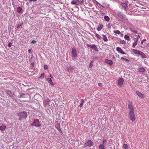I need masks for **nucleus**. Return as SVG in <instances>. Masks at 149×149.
Masks as SVG:
<instances>
[{
	"label": "nucleus",
	"mask_w": 149,
	"mask_h": 149,
	"mask_svg": "<svg viewBox=\"0 0 149 149\" xmlns=\"http://www.w3.org/2000/svg\"><path fill=\"white\" fill-rule=\"evenodd\" d=\"M31 125L32 126H35L36 127H40L41 125L39 123V120L38 119L35 120Z\"/></svg>",
	"instance_id": "3"
},
{
	"label": "nucleus",
	"mask_w": 149,
	"mask_h": 149,
	"mask_svg": "<svg viewBox=\"0 0 149 149\" xmlns=\"http://www.w3.org/2000/svg\"><path fill=\"white\" fill-rule=\"evenodd\" d=\"M145 69L143 68H141L139 69V72H144L145 71Z\"/></svg>",
	"instance_id": "22"
},
{
	"label": "nucleus",
	"mask_w": 149,
	"mask_h": 149,
	"mask_svg": "<svg viewBox=\"0 0 149 149\" xmlns=\"http://www.w3.org/2000/svg\"><path fill=\"white\" fill-rule=\"evenodd\" d=\"M136 93L139 97L141 98H143L144 97V95L139 91L136 92Z\"/></svg>",
	"instance_id": "9"
},
{
	"label": "nucleus",
	"mask_w": 149,
	"mask_h": 149,
	"mask_svg": "<svg viewBox=\"0 0 149 149\" xmlns=\"http://www.w3.org/2000/svg\"><path fill=\"white\" fill-rule=\"evenodd\" d=\"M139 55H140L142 58H145L146 57V56L145 54L141 51H140Z\"/></svg>",
	"instance_id": "11"
},
{
	"label": "nucleus",
	"mask_w": 149,
	"mask_h": 149,
	"mask_svg": "<svg viewBox=\"0 0 149 149\" xmlns=\"http://www.w3.org/2000/svg\"><path fill=\"white\" fill-rule=\"evenodd\" d=\"M93 145V143L90 140H88V141L84 144L85 147L87 146L91 147Z\"/></svg>",
	"instance_id": "5"
},
{
	"label": "nucleus",
	"mask_w": 149,
	"mask_h": 149,
	"mask_svg": "<svg viewBox=\"0 0 149 149\" xmlns=\"http://www.w3.org/2000/svg\"><path fill=\"white\" fill-rule=\"evenodd\" d=\"M104 19L107 21H109L110 19L109 17L107 16H104Z\"/></svg>",
	"instance_id": "23"
},
{
	"label": "nucleus",
	"mask_w": 149,
	"mask_h": 149,
	"mask_svg": "<svg viewBox=\"0 0 149 149\" xmlns=\"http://www.w3.org/2000/svg\"><path fill=\"white\" fill-rule=\"evenodd\" d=\"M138 40V38H137L135 42L133 44V47H134L137 45Z\"/></svg>",
	"instance_id": "20"
},
{
	"label": "nucleus",
	"mask_w": 149,
	"mask_h": 149,
	"mask_svg": "<svg viewBox=\"0 0 149 149\" xmlns=\"http://www.w3.org/2000/svg\"><path fill=\"white\" fill-rule=\"evenodd\" d=\"M114 58V57L113 56V58Z\"/></svg>",
	"instance_id": "54"
},
{
	"label": "nucleus",
	"mask_w": 149,
	"mask_h": 149,
	"mask_svg": "<svg viewBox=\"0 0 149 149\" xmlns=\"http://www.w3.org/2000/svg\"><path fill=\"white\" fill-rule=\"evenodd\" d=\"M132 50L135 54H139L140 52V51L135 49H132Z\"/></svg>",
	"instance_id": "12"
},
{
	"label": "nucleus",
	"mask_w": 149,
	"mask_h": 149,
	"mask_svg": "<svg viewBox=\"0 0 149 149\" xmlns=\"http://www.w3.org/2000/svg\"><path fill=\"white\" fill-rule=\"evenodd\" d=\"M50 77H51L52 78L53 77V76L52 75V74H51L50 75Z\"/></svg>",
	"instance_id": "46"
},
{
	"label": "nucleus",
	"mask_w": 149,
	"mask_h": 149,
	"mask_svg": "<svg viewBox=\"0 0 149 149\" xmlns=\"http://www.w3.org/2000/svg\"><path fill=\"white\" fill-rule=\"evenodd\" d=\"M91 48L95 50L96 51H97V49L96 45H92L91 47Z\"/></svg>",
	"instance_id": "17"
},
{
	"label": "nucleus",
	"mask_w": 149,
	"mask_h": 149,
	"mask_svg": "<svg viewBox=\"0 0 149 149\" xmlns=\"http://www.w3.org/2000/svg\"><path fill=\"white\" fill-rule=\"evenodd\" d=\"M93 66V64L92 63V62H91L90 65H89V67L91 68Z\"/></svg>",
	"instance_id": "39"
},
{
	"label": "nucleus",
	"mask_w": 149,
	"mask_h": 149,
	"mask_svg": "<svg viewBox=\"0 0 149 149\" xmlns=\"http://www.w3.org/2000/svg\"><path fill=\"white\" fill-rule=\"evenodd\" d=\"M124 38L126 40H130V37L129 36L125 35L124 36Z\"/></svg>",
	"instance_id": "24"
},
{
	"label": "nucleus",
	"mask_w": 149,
	"mask_h": 149,
	"mask_svg": "<svg viewBox=\"0 0 149 149\" xmlns=\"http://www.w3.org/2000/svg\"><path fill=\"white\" fill-rule=\"evenodd\" d=\"M93 2L96 5H100V4L96 0H92Z\"/></svg>",
	"instance_id": "26"
},
{
	"label": "nucleus",
	"mask_w": 149,
	"mask_h": 149,
	"mask_svg": "<svg viewBox=\"0 0 149 149\" xmlns=\"http://www.w3.org/2000/svg\"><path fill=\"white\" fill-rule=\"evenodd\" d=\"M122 36H123V34H122Z\"/></svg>",
	"instance_id": "53"
},
{
	"label": "nucleus",
	"mask_w": 149,
	"mask_h": 149,
	"mask_svg": "<svg viewBox=\"0 0 149 149\" xmlns=\"http://www.w3.org/2000/svg\"><path fill=\"white\" fill-rule=\"evenodd\" d=\"M73 69V68L71 67H70L68 68V71H72Z\"/></svg>",
	"instance_id": "32"
},
{
	"label": "nucleus",
	"mask_w": 149,
	"mask_h": 149,
	"mask_svg": "<svg viewBox=\"0 0 149 149\" xmlns=\"http://www.w3.org/2000/svg\"><path fill=\"white\" fill-rule=\"evenodd\" d=\"M123 148L125 149H128V147L127 145L126 144H124L123 145Z\"/></svg>",
	"instance_id": "28"
},
{
	"label": "nucleus",
	"mask_w": 149,
	"mask_h": 149,
	"mask_svg": "<svg viewBox=\"0 0 149 149\" xmlns=\"http://www.w3.org/2000/svg\"><path fill=\"white\" fill-rule=\"evenodd\" d=\"M117 15L118 16L121 18H123V15L120 12H117Z\"/></svg>",
	"instance_id": "16"
},
{
	"label": "nucleus",
	"mask_w": 149,
	"mask_h": 149,
	"mask_svg": "<svg viewBox=\"0 0 149 149\" xmlns=\"http://www.w3.org/2000/svg\"><path fill=\"white\" fill-rule=\"evenodd\" d=\"M31 64L32 65H33V64H34V63H31Z\"/></svg>",
	"instance_id": "51"
},
{
	"label": "nucleus",
	"mask_w": 149,
	"mask_h": 149,
	"mask_svg": "<svg viewBox=\"0 0 149 149\" xmlns=\"http://www.w3.org/2000/svg\"><path fill=\"white\" fill-rule=\"evenodd\" d=\"M48 68V65H44V68L46 70Z\"/></svg>",
	"instance_id": "35"
},
{
	"label": "nucleus",
	"mask_w": 149,
	"mask_h": 149,
	"mask_svg": "<svg viewBox=\"0 0 149 149\" xmlns=\"http://www.w3.org/2000/svg\"><path fill=\"white\" fill-rule=\"evenodd\" d=\"M18 115L19 116V119L20 120H21L23 118H26L27 116V113L24 111L18 113Z\"/></svg>",
	"instance_id": "2"
},
{
	"label": "nucleus",
	"mask_w": 149,
	"mask_h": 149,
	"mask_svg": "<svg viewBox=\"0 0 149 149\" xmlns=\"http://www.w3.org/2000/svg\"><path fill=\"white\" fill-rule=\"evenodd\" d=\"M98 86L100 87H102V84L101 83H99L98 84Z\"/></svg>",
	"instance_id": "38"
},
{
	"label": "nucleus",
	"mask_w": 149,
	"mask_h": 149,
	"mask_svg": "<svg viewBox=\"0 0 149 149\" xmlns=\"http://www.w3.org/2000/svg\"><path fill=\"white\" fill-rule=\"evenodd\" d=\"M22 10V8L20 7H18L17 9V11L18 13H20L21 12Z\"/></svg>",
	"instance_id": "29"
},
{
	"label": "nucleus",
	"mask_w": 149,
	"mask_h": 149,
	"mask_svg": "<svg viewBox=\"0 0 149 149\" xmlns=\"http://www.w3.org/2000/svg\"><path fill=\"white\" fill-rule=\"evenodd\" d=\"M143 41H142V42H141V43L142 44H143Z\"/></svg>",
	"instance_id": "50"
},
{
	"label": "nucleus",
	"mask_w": 149,
	"mask_h": 149,
	"mask_svg": "<svg viewBox=\"0 0 149 149\" xmlns=\"http://www.w3.org/2000/svg\"><path fill=\"white\" fill-rule=\"evenodd\" d=\"M128 108L129 110L130 119L134 122L136 119V117L134 113V109L132 104L130 103L128 104Z\"/></svg>",
	"instance_id": "1"
},
{
	"label": "nucleus",
	"mask_w": 149,
	"mask_h": 149,
	"mask_svg": "<svg viewBox=\"0 0 149 149\" xmlns=\"http://www.w3.org/2000/svg\"><path fill=\"white\" fill-rule=\"evenodd\" d=\"M123 40H122L121 42V43H122L123 42Z\"/></svg>",
	"instance_id": "52"
},
{
	"label": "nucleus",
	"mask_w": 149,
	"mask_h": 149,
	"mask_svg": "<svg viewBox=\"0 0 149 149\" xmlns=\"http://www.w3.org/2000/svg\"><path fill=\"white\" fill-rule=\"evenodd\" d=\"M140 38V36H138V37H137V38H138V39H139V38Z\"/></svg>",
	"instance_id": "49"
},
{
	"label": "nucleus",
	"mask_w": 149,
	"mask_h": 149,
	"mask_svg": "<svg viewBox=\"0 0 149 149\" xmlns=\"http://www.w3.org/2000/svg\"><path fill=\"white\" fill-rule=\"evenodd\" d=\"M6 127V126L5 125H2L0 127V130H4Z\"/></svg>",
	"instance_id": "21"
},
{
	"label": "nucleus",
	"mask_w": 149,
	"mask_h": 149,
	"mask_svg": "<svg viewBox=\"0 0 149 149\" xmlns=\"http://www.w3.org/2000/svg\"><path fill=\"white\" fill-rule=\"evenodd\" d=\"M107 143V141L106 139H104L103 142V144H105Z\"/></svg>",
	"instance_id": "37"
},
{
	"label": "nucleus",
	"mask_w": 149,
	"mask_h": 149,
	"mask_svg": "<svg viewBox=\"0 0 149 149\" xmlns=\"http://www.w3.org/2000/svg\"><path fill=\"white\" fill-rule=\"evenodd\" d=\"M146 41V39H144L143 40V41Z\"/></svg>",
	"instance_id": "48"
},
{
	"label": "nucleus",
	"mask_w": 149,
	"mask_h": 149,
	"mask_svg": "<svg viewBox=\"0 0 149 149\" xmlns=\"http://www.w3.org/2000/svg\"><path fill=\"white\" fill-rule=\"evenodd\" d=\"M36 40H33L31 41V43H33V44L36 43Z\"/></svg>",
	"instance_id": "41"
},
{
	"label": "nucleus",
	"mask_w": 149,
	"mask_h": 149,
	"mask_svg": "<svg viewBox=\"0 0 149 149\" xmlns=\"http://www.w3.org/2000/svg\"><path fill=\"white\" fill-rule=\"evenodd\" d=\"M116 50L119 53L122 54H126L125 53L124 51L120 47H118L116 48Z\"/></svg>",
	"instance_id": "7"
},
{
	"label": "nucleus",
	"mask_w": 149,
	"mask_h": 149,
	"mask_svg": "<svg viewBox=\"0 0 149 149\" xmlns=\"http://www.w3.org/2000/svg\"><path fill=\"white\" fill-rule=\"evenodd\" d=\"M102 36H103V40L105 42H107L108 41V39L107 37L104 35H102Z\"/></svg>",
	"instance_id": "18"
},
{
	"label": "nucleus",
	"mask_w": 149,
	"mask_h": 149,
	"mask_svg": "<svg viewBox=\"0 0 149 149\" xmlns=\"http://www.w3.org/2000/svg\"><path fill=\"white\" fill-rule=\"evenodd\" d=\"M35 0V1H37V0Z\"/></svg>",
	"instance_id": "56"
},
{
	"label": "nucleus",
	"mask_w": 149,
	"mask_h": 149,
	"mask_svg": "<svg viewBox=\"0 0 149 149\" xmlns=\"http://www.w3.org/2000/svg\"><path fill=\"white\" fill-rule=\"evenodd\" d=\"M103 26L102 24H100L99 26L97 27V30L98 31H99L101 30V29L103 28Z\"/></svg>",
	"instance_id": "14"
},
{
	"label": "nucleus",
	"mask_w": 149,
	"mask_h": 149,
	"mask_svg": "<svg viewBox=\"0 0 149 149\" xmlns=\"http://www.w3.org/2000/svg\"><path fill=\"white\" fill-rule=\"evenodd\" d=\"M99 148L100 149H104V146L102 144L100 145Z\"/></svg>",
	"instance_id": "31"
},
{
	"label": "nucleus",
	"mask_w": 149,
	"mask_h": 149,
	"mask_svg": "<svg viewBox=\"0 0 149 149\" xmlns=\"http://www.w3.org/2000/svg\"><path fill=\"white\" fill-rule=\"evenodd\" d=\"M83 106V104L80 103V104L79 105V107H81Z\"/></svg>",
	"instance_id": "43"
},
{
	"label": "nucleus",
	"mask_w": 149,
	"mask_h": 149,
	"mask_svg": "<svg viewBox=\"0 0 149 149\" xmlns=\"http://www.w3.org/2000/svg\"><path fill=\"white\" fill-rule=\"evenodd\" d=\"M22 26V24H19L17 25V29H19L20 28H21Z\"/></svg>",
	"instance_id": "33"
},
{
	"label": "nucleus",
	"mask_w": 149,
	"mask_h": 149,
	"mask_svg": "<svg viewBox=\"0 0 149 149\" xmlns=\"http://www.w3.org/2000/svg\"><path fill=\"white\" fill-rule=\"evenodd\" d=\"M121 60H123V61H127V62L129 61V60L126 59L123 57H121Z\"/></svg>",
	"instance_id": "25"
},
{
	"label": "nucleus",
	"mask_w": 149,
	"mask_h": 149,
	"mask_svg": "<svg viewBox=\"0 0 149 149\" xmlns=\"http://www.w3.org/2000/svg\"><path fill=\"white\" fill-rule=\"evenodd\" d=\"M10 92L9 91H7V93L8 94H9V95H10Z\"/></svg>",
	"instance_id": "45"
},
{
	"label": "nucleus",
	"mask_w": 149,
	"mask_h": 149,
	"mask_svg": "<svg viewBox=\"0 0 149 149\" xmlns=\"http://www.w3.org/2000/svg\"><path fill=\"white\" fill-rule=\"evenodd\" d=\"M87 46L88 47H91V45H89V44H87Z\"/></svg>",
	"instance_id": "44"
},
{
	"label": "nucleus",
	"mask_w": 149,
	"mask_h": 149,
	"mask_svg": "<svg viewBox=\"0 0 149 149\" xmlns=\"http://www.w3.org/2000/svg\"><path fill=\"white\" fill-rule=\"evenodd\" d=\"M48 81L52 85L54 86V83L52 82L51 78H49L47 79Z\"/></svg>",
	"instance_id": "13"
},
{
	"label": "nucleus",
	"mask_w": 149,
	"mask_h": 149,
	"mask_svg": "<svg viewBox=\"0 0 149 149\" xmlns=\"http://www.w3.org/2000/svg\"><path fill=\"white\" fill-rule=\"evenodd\" d=\"M72 54L73 56V57H75L77 56V51L75 48H72Z\"/></svg>",
	"instance_id": "8"
},
{
	"label": "nucleus",
	"mask_w": 149,
	"mask_h": 149,
	"mask_svg": "<svg viewBox=\"0 0 149 149\" xmlns=\"http://www.w3.org/2000/svg\"><path fill=\"white\" fill-rule=\"evenodd\" d=\"M129 4L128 1H126L124 3H122L121 4V6L123 8L124 10H127L128 9V5Z\"/></svg>",
	"instance_id": "4"
},
{
	"label": "nucleus",
	"mask_w": 149,
	"mask_h": 149,
	"mask_svg": "<svg viewBox=\"0 0 149 149\" xmlns=\"http://www.w3.org/2000/svg\"><path fill=\"white\" fill-rule=\"evenodd\" d=\"M84 101L83 99H81V103L82 104H83V103H84Z\"/></svg>",
	"instance_id": "40"
},
{
	"label": "nucleus",
	"mask_w": 149,
	"mask_h": 149,
	"mask_svg": "<svg viewBox=\"0 0 149 149\" xmlns=\"http://www.w3.org/2000/svg\"><path fill=\"white\" fill-rule=\"evenodd\" d=\"M105 62L110 65H112L113 64V62L111 60H109L108 59L105 60Z\"/></svg>",
	"instance_id": "10"
},
{
	"label": "nucleus",
	"mask_w": 149,
	"mask_h": 149,
	"mask_svg": "<svg viewBox=\"0 0 149 149\" xmlns=\"http://www.w3.org/2000/svg\"><path fill=\"white\" fill-rule=\"evenodd\" d=\"M71 4L72 5L75 4L76 5H77L78 4L77 2L76 1H75L74 0H72L71 3Z\"/></svg>",
	"instance_id": "19"
},
{
	"label": "nucleus",
	"mask_w": 149,
	"mask_h": 149,
	"mask_svg": "<svg viewBox=\"0 0 149 149\" xmlns=\"http://www.w3.org/2000/svg\"><path fill=\"white\" fill-rule=\"evenodd\" d=\"M114 58V57L113 56V58Z\"/></svg>",
	"instance_id": "55"
},
{
	"label": "nucleus",
	"mask_w": 149,
	"mask_h": 149,
	"mask_svg": "<svg viewBox=\"0 0 149 149\" xmlns=\"http://www.w3.org/2000/svg\"><path fill=\"white\" fill-rule=\"evenodd\" d=\"M28 52L29 53H31V49H29L28 50Z\"/></svg>",
	"instance_id": "42"
},
{
	"label": "nucleus",
	"mask_w": 149,
	"mask_h": 149,
	"mask_svg": "<svg viewBox=\"0 0 149 149\" xmlns=\"http://www.w3.org/2000/svg\"><path fill=\"white\" fill-rule=\"evenodd\" d=\"M29 1H34H34H36L35 0H29Z\"/></svg>",
	"instance_id": "47"
},
{
	"label": "nucleus",
	"mask_w": 149,
	"mask_h": 149,
	"mask_svg": "<svg viewBox=\"0 0 149 149\" xmlns=\"http://www.w3.org/2000/svg\"><path fill=\"white\" fill-rule=\"evenodd\" d=\"M96 36L99 38L100 39H102V37L98 34L96 33L95 34Z\"/></svg>",
	"instance_id": "30"
},
{
	"label": "nucleus",
	"mask_w": 149,
	"mask_h": 149,
	"mask_svg": "<svg viewBox=\"0 0 149 149\" xmlns=\"http://www.w3.org/2000/svg\"><path fill=\"white\" fill-rule=\"evenodd\" d=\"M12 44L11 42H9L8 44V46L9 47H10L12 46Z\"/></svg>",
	"instance_id": "36"
},
{
	"label": "nucleus",
	"mask_w": 149,
	"mask_h": 149,
	"mask_svg": "<svg viewBox=\"0 0 149 149\" xmlns=\"http://www.w3.org/2000/svg\"><path fill=\"white\" fill-rule=\"evenodd\" d=\"M113 32L115 33L119 34L120 33V32L119 30H115L113 31Z\"/></svg>",
	"instance_id": "27"
},
{
	"label": "nucleus",
	"mask_w": 149,
	"mask_h": 149,
	"mask_svg": "<svg viewBox=\"0 0 149 149\" xmlns=\"http://www.w3.org/2000/svg\"><path fill=\"white\" fill-rule=\"evenodd\" d=\"M55 126L56 127L58 130H60V125L58 123H55Z\"/></svg>",
	"instance_id": "15"
},
{
	"label": "nucleus",
	"mask_w": 149,
	"mask_h": 149,
	"mask_svg": "<svg viewBox=\"0 0 149 149\" xmlns=\"http://www.w3.org/2000/svg\"><path fill=\"white\" fill-rule=\"evenodd\" d=\"M124 80L122 78H119L118 80V84L119 86H121L123 83Z\"/></svg>",
	"instance_id": "6"
},
{
	"label": "nucleus",
	"mask_w": 149,
	"mask_h": 149,
	"mask_svg": "<svg viewBox=\"0 0 149 149\" xmlns=\"http://www.w3.org/2000/svg\"><path fill=\"white\" fill-rule=\"evenodd\" d=\"M44 76H45L44 74L43 73H42L41 74L40 76V77L44 78Z\"/></svg>",
	"instance_id": "34"
}]
</instances>
